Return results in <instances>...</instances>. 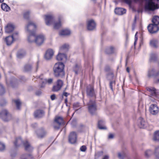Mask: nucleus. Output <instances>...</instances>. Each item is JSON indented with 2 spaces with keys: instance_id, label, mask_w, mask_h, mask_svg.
Masks as SVG:
<instances>
[{
  "instance_id": "nucleus-48",
  "label": "nucleus",
  "mask_w": 159,
  "mask_h": 159,
  "mask_svg": "<svg viewBox=\"0 0 159 159\" xmlns=\"http://www.w3.org/2000/svg\"><path fill=\"white\" fill-rule=\"evenodd\" d=\"M121 2H124L128 4L129 7H130L131 5L132 0H121Z\"/></svg>"
},
{
  "instance_id": "nucleus-14",
  "label": "nucleus",
  "mask_w": 159,
  "mask_h": 159,
  "mask_svg": "<svg viewBox=\"0 0 159 159\" xmlns=\"http://www.w3.org/2000/svg\"><path fill=\"white\" fill-rule=\"evenodd\" d=\"M15 28V25L13 23H8L5 27V32L6 33H9L13 31Z\"/></svg>"
},
{
  "instance_id": "nucleus-18",
  "label": "nucleus",
  "mask_w": 159,
  "mask_h": 159,
  "mask_svg": "<svg viewBox=\"0 0 159 159\" xmlns=\"http://www.w3.org/2000/svg\"><path fill=\"white\" fill-rule=\"evenodd\" d=\"M54 51L52 49H48L46 51V53L44 55L45 58L47 60L51 59L52 57L54 54Z\"/></svg>"
},
{
  "instance_id": "nucleus-1",
  "label": "nucleus",
  "mask_w": 159,
  "mask_h": 159,
  "mask_svg": "<svg viewBox=\"0 0 159 159\" xmlns=\"http://www.w3.org/2000/svg\"><path fill=\"white\" fill-rule=\"evenodd\" d=\"M64 68V65L63 63L59 62L55 63L53 67L54 76L62 78L65 75Z\"/></svg>"
},
{
  "instance_id": "nucleus-49",
  "label": "nucleus",
  "mask_w": 159,
  "mask_h": 159,
  "mask_svg": "<svg viewBox=\"0 0 159 159\" xmlns=\"http://www.w3.org/2000/svg\"><path fill=\"white\" fill-rule=\"evenodd\" d=\"M5 149V145L3 143L0 142V151H2Z\"/></svg>"
},
{
  "instance_id": "nucleus-41",
  "label": "nucleus",
  "mask_w": 159,
  "mask_h": 159,
  "mask_svg": "<svg viewBox=\"0 0 159 159\" xmlns=\"http://www.w3.org/2000/svg\"><path fill=\"white\" fill-rule=\"evenodd\" d=\"M11 36L13 37V40L15 41L18 38V33L17 32H15Z\"/></svg>"
},
{
  "instance_id": "nucleus-13",
  "label": "nucleus",
  "mask_w": 159,
  "mask_h": 159,
  "mask_svg": "<svg viewBox=\"0 0 159 159\" xmlns=\"http://www.w3.org/2000/svg\"><path fill=\"white\" fill-rule=\"evenodd\" d=\"M148 29L150 33L153 34L157 32L159 30V28L157 25L152 24L148 26Z\"/></svg>"
},
{
  "instance_id": "nucleus-17",
  "label": "nucleus",
  "mask_w": 159,
  "mask_h": 159,
  "mask_svg": "<svg viewBox=\"0 0 159 159\" xmlns=\"http://www.w3.org/2000/svg\"><path fill=\"white\" fill-rule=\"evenodd\" d=\"M86 93L87 95L88 96H95V94L93 89L92 86L91 85H89L87 86Z\"/></svg>"
},
{
  "instance_id": "nucleus-61",
  "label": "nucleus",
  "mask_w": 159,
  "mask_h": 159,
  "mask_svg": "<svg viewBox=\"0 0 159 159\" xmlns=\"http://www.w3.org/2000/svg\"><path fill=\"white\" fill-rule=\"evenodd\" d=\"M109 156L108 155L105 156L102 159H108Z\"/></svg>"
},
{
  "instance_id": "nucleus-29",
  "label": "nucleus",
  "mask_w": 159,
  "mask_h": 159,
  "mask_svg": "<svg viewBox=\"0 0 159 159\" xmlns=\"http://www.w3.org/2000/svg\"><path fill=\"white\" fill-rule=\"evenodd\" d=\"M7 45H11L15 41L13 40V38L11 36L6 37L4 40Z\"/></svg>"
},
{
  "instance_id": "nucleus-16",
  "label": "nucleus",
  "mask_w": 159,
  "mask_h": 159,
  "mask_svg": "<svg viewBox=\"0 0 159 159\" xmlns=\"http://www.w3.org/2000/svg\"><path fill=\"white\" fill-rule=\"evenodd\" d=\"M7 84L9 86L14 87L17 84V80L14 78H11L9 80H6Z\"/></svg>"
},
{
  "instance_id": "nucleus-5",
  "label": "nucleus",
  "mask_w": 159,
  "mask_h": 159,
  "mask_svg": "<svg viewBox=\"0 0 159 159\" xmlns=\"http://www.w3.org/2000/svg\"><path fill=\"white\" fill-rule=\"evenodd\" d=\"M44 19L46 25L49 26L52 25L53 22L54 18L51 14H47L44 16Z\"/></svg>"
},
{
  "instance_id": "nucleus-19",
  "label": "nucleus",
  "mask_w": 159,
  "mask_h": 159,
  "mask_svg": "<svg viewBox=\"0 0 159 159\" xmlns=\"http://www.w3.org/2000/svg\"><path fill=\"white\" fill-rule=\"evenodd\" d=\"M55 122L57 123L58 125H54V128L56 129H58L60 128V125L63 123V119L62 117L60 116H56L55 119Z\"/></svg>"
},
{
  "instance_id": "nucleus-36",
  "label": "nucleus",
  "mask_w": 159,
  "mask_h": 159,
  "mask_svg": "<svg viewBox=\"0 0 159 159\" xmlns=\"http://www.w3.org/2000/svg\"><path fill=\"white\" fill-rule=\"evenodd\" d=\"M1 7L2 10L6 11H8L10 10V7L5 3H2Z\"/></svg>"
},
{
  "instance_id": "nucleus-21",
  "label": "nucleus",
  "mask_w": 159,
  "mask_h": 159,
  "mask_svg": "<svg viewBox=\"0 0 159 159\" xmlns=\"http://www.w3.org/2000/svg\"><path fill=\"white\" fill-rule=\"evenodd\" d=\"M35 32H33L30 33H28L27 36V40L30 43L34 42L36 36Z\"/></svg>"
},
{
  "instance_id": "nucleus-59",
  "label": "nucleus",
  "mask_w": 159,
  "mask_h": 159,
  "mask_svg": "<svg viewBox=\"0 0 159 159\" xmlns=\"http://www.w3.org/2000/svg\"><path fill=\"white\" fill-rule=\"evenodd\" d=\"M114 135L112 134H110L108 136V138L109 139H112L113 138Z\"/></svg>"
},
{
  "instance_id": "nucleus-22",
  "label": "nucleus",
  "mask_w": 159,
  "mask_h": 159,
  "mask_svg": "<svg viewBox=\"0 0 159 159\" xmlns=\"http://www.w3.org/2000/svg\"><path fill=\"white\" fill-rule=\"evenodd\" d=\"M62 16H59L58 20L55 21L53 24V28L55 29H58L61 27L62 25L61 20Z\"/></svg>"
},
{
  "instance_id": "nucleus-11",
  "label": "nucleus",
  "mask_w": 159,
  "mask_h": 159,
  "mask_svg": "<svg viewBox=\"0 0 159 159\" xmlns=\"http://www.w3.org/2000/svg\"><path fill=\"white\" fill-rule=\"evenodd\" d=\"M149 111L151 114L155 115L157 114L159 112V108L156 104H152L149 107Z\"/></svg>"
},
{
  "instance_id": "nucleus-6",
  "label": "nucleus",
  "mask_w": 159,
  "mask_h": 159,
  "mask_svg": "<svg viewBox=\"0 0 159 159\" xmlns=\"http://www.w3.org/2000/svg\"><path fill=\"white\" fill-rule=\"evenodd\" d=\"M0 117L5 121H7L11 120V116L9 113L7 111L6 109L2 110L0 113Z\"/></svg>"
},
{
  "instance_id": "nucleus-3",
  "label": "nucleus",
  "mask_w": 159,
  "mask_h": 159,
  "mask_svg": "<svg viewBox=\"0 0 159 159\" xmlns=\"http://www.w3.org/2000/svg\"><path fill=\"white\" fill-rule=\"evenodd\" d=\"M145 8L150 11L159 8V0H148L145 5Z\"/></svg>"
},
{
  "instance_id": "nucleus-25",
  "label": "nucleus",
  "mask_w": 159,
  "mask_h": 159,
  "mask_svg": "<svg viewBox=\"0 0 159 159\" xmlns=\"http://www.w3.org/2000/svg\"><path fill=\"white\" fill-rule=\"evenodd\" d=\"M69 48V45L68 44L65 43L61 46L59 48V52H67Z\"/></svg>"
},
{
  "instance_id": "nucleus-33",
  "label": "nucleus",
  "mask_w": 159,
  "mask_h": 159,
  "mask_svg": "<svg viewBox=\"0 0 159 159\" xmlns=\"http://www.w3.org/2000/svg\"><path fill=\"white\" fill-rule=\"evenodd\" d=\"M25 54V51L23 50H21L18 51L17 54V57L18 58H21Z\"/></svg>"
},
{
  "instance_id": "nucleus-30",
  "label": "nucleus",
  "mask_w": 159,
  "mask_h": 159,
  "mask_svg": "<svg viewBox=\"0 0 159 159\" xmlns=\"http://www.w3.org/2000/svg\"><path fill=\"white\" fill-rule=\"evenodd\" d=\"M71 33L70 30L69 29H65L62 30L59 32L60 35H68Z\"/></svg>"
},
{
  "instance_id": "nucleus-51",
  "label": "nucleus",
  "mask_w": 159,
  "mask_h": 159,
  "mask_svg": "<svg viewBox=\"0 0 159 159\" xmlns=\"http://www.w3.org/2000/svg\"><path fill=\"white\" fill-rule=\"evenodd\" d=\"M5 92V89L2 85L0 84V95L3 94Z\"/></svg>"
},
{
  "instance_id": "nucleus-62",
  "label": "nucleus",
  "mask_w": 159,
  "mask_h": 159,
  "mask_svg": "<svg viewBox=\"0 0 159 159\" xmlns=\"http://www.w3.org/2000/svg\"><path fill=\"white\" fill-rule=\"evenodd\" d=\"M37 125V124L36 123H34L32 125V126L33 127H35Z\"/></svg>"
},
{
  "instance_id": "nucleus-58",
  "label": "nucleus",
  "mask_w": 159,
  "mask_h": 159,
  "mask_svg": "<svg viewBox=\"0 0 159 159\" xmlns=\"http://www.w3.org/2000/svg\"><path fill=\"white\" fill-rule=\"evenodd\" d=\"M56 98V96L55 94H52L51 96V98L52 100H54Z\"/></svg>"
},
{
  "instance_id": "nucleus-50",
  "label": "nucleus",
  "mask_w": 159,
  "mask_h": 159,
  "mask_svg": "<svg viewBox=\"0 0 159 159\" xmlns=\"http://www.w3.org/2000/svg\"><path fill=\"white\" fill-rule=\"evenodd\" d=\"M63 84V82L61 80H58L57 82V85L61 88Z\"/></svg>"
},
{
  "instance_id": "nucleus-44",
  "label": "nucleus",
  "mask_w": 159,
  "mask_h": 159,
  "mask_svg": "<svg viewBox=\"0 0 159 159\" xmlns=\"http://www.w3.org/2000/svg\"><path fill=\"white\" fill-rule=\"evenodd\" d=\"M114 75L112 72H110L107 75V78L108 80L113 79Z\"/></svg>"
},
{
  "instance_id": "nucleus-40",
  "label": "nucleus",
  "mask_w": 159,
  "mask_h": 159,
  "mask_svg": "<svg viewBox=\"0 0 159 159\" xmlns=\"http://www.w3.org/2000/svg\"><path fill=\"white\" fill-rule=\"evenodd\" d=\"M81 70V66L80 65H76L74 68V71L75 74H77L78 72Z\"/></svg>"
},
{
  "instance_id": "nucleus-39",
  "label": "nucleus",
  "mask_w": 159,
  "mask_h": 159,
  "mask_svg": "<svg viewBox=\"0 0 159 159\" xmlns=\"http://www.w3.org/2000/svg\"><path fill=\"white\" fill-rule=\"evenodd\" d=\"M13 101L15 103L17 109L18 110H19L20 109V106L21 103L20 100L19 99H17L13 100Z\"/></svg>"
},
{
  "instance_id": "nucleus-43",
  "label": "nucleus",
  "mask_w": 159,
  "mask_h": 159,
  "mask_svg": "<svg viewBox=\"0 0 159 159\" xmlns=\"http://www.w3.org/2000/svg\"><path fill=\"white\" fill-rule=\"evenodd\" d=\"M155 154L157 158L159 159V146H158L155 148Z\"/></svg>"
},
{
  "instance_id": "nucleus-42",
  "label": "nucleus",
  "mask_w": 159,
  "mask_h": 159,
  "mask_svg": "<svg viewBox=\"0 0 159 159\" xmlns=\"http://www.w3.org/2000/svg\"><path fill=\"white\" fill-rule=\"evenodd\" d=\"M30 11H25L24 13V17L25 19H28L29 17V15Z\"/></svg>"
},
{
  "instance_id": "nucleus-52",
  "label": "nucleus",
  "mask_w": 159,
  "mask_h": 159,
  "mask_svg": "<svg viewBox=\"0 0 159 159\" xmlns=\"http://www.w3.org/2000/svg\"><path fill=\"white\" fill-rule=\"evenodd\" d=\"M61 88L57 85H54L53 86L52 88V91L54 92H57L59 90L61 89Z\"/></svg>"
},
{
  "instance_id": "nucleus-23",
  "label": "nucleus",
  "mask_w": 159,
  "mask_h": 159,
  "mask_svg": "<svg viewBox=\"0 0 159 159\" xmlns=\"http://www.w3.org/2000/svg\"><path fill=\"white\" fill-rule=\"evenodd\" d=\"M56 58L58 61L62 60L63 61H66L67 59L66 54L64 53L60 52L57 56Z\"/></svg>"
},
{
  "instance_id": "nucleus-60",
  "label": "nucleus",
  "mask_w": 159,
  "mask_h": 159,
  "mask_svg": "<svg viewBox=\"0 0 159 159\" xmlns=\"http://www.w3.org/2000/svg\"><path fill=\"white\" fill-rule=\"evenodd\" d=\"M41 93V92L40 91H38L36 92V95L39 96Z\"/></svg>"
},
{
  "instance_id": "nucleus-4",
  "label": "nucleus",
  "mask_w": 159,
  "mask_h": 159,
  "mask_svg": "<svg viewBox=\"0 0 159 159\" xmlns=\"http://www.w3.org/2000/svg\"><path fill=\"white\" fill-rule=\"evenodd\" d=\"M89 111L90 114L93 115L96 114L97 107L95 101L90 100L88 104Z\"/></svg>"
},
{
  "instance_id": "nucleus-32",
  "label": "nucleus",
  "mask_w": 159,
  "mask_h": 159,
  "mask_svg": "<svg viewBox=\"0 0 159 159\" xmlns=\"http://www.w3.org/2000/svg\"><path fill=\"white\" fill-rule=\"evenodd\" d=\"M105 123V121L102 120L99 121L98 123V128L100 129H106V127L104 126Z\"/></svg>"
},
{
  "instance_id": "nucleus-12",
  "label": "nucleus",
  "mask_w": 159,
  "mask_h": 159,
  "mask_svg": "<svg viewBox=\"0 0 159 159\" xmlns=\"http://www.w3.org/2000/svg\"><path fill=\"white\" fill-rule=\"evenodd\" d=\"M96 24L94 21L93 19L88 20L87 22V27L89 30H92L95 29Z\"/></svg>"
},
{
  "instance_id": "nucleus-55",
  "label": "nucleus",
  "mask_w": 159,
  "mask_h": 159,
  "mask_svg": "<svg viewBox=\"0 0 159 159\" xmlns=\"http://www.w3.org/2000/svg\"><path fill=\"white\" fill-rule=\"evenodd\" d=\"M80 149L81 151L84 152L86 149V147L85 146L83 145L80 147Z\"/></svg>"
},
{
  "instance_id": "nucleus-27",
  "label": "nucleus",
  "mask_w": 159,
  "mask_h": 159,
  "mask_svg": "<svg viewBox=\"0 0 159 159\" xmlns=\"http://www.w3.org/2000/svg\"><path fill=\"white\" fill-rule=\"evenodd\" d=\"M115 12L116 14L122 15L126 12V10L122 8H116L115 9Z\"/></svg>"
},
{
  "instance_id": "nucleus-64",
  "label": "nucleus",
  "mask_w": 159,
  "mask_h": 159,
  "mask_svg": "<svg viewBox=\"0 0 159 159\" xmlns=\"http://www.w3.org/2000/svg\"><path fill=\"white\" fill-rule=\"evenodd\" d=\"M79 103H74L73 105L74 107H75L76 106H79Z\"/></svg>"
},
{
  "instance_id": "nucleus-31",
  "label": "nucleus",
  "mask_w": 159,
  "mask_h": 159,
  "mask_svg": "<svg viewBox=\"0 0 159 159\" xmlns=\"http://www.w3.org/2000/svg\"><path fill=\"white\" fill-rule=\"evenodd\" d=\"M158 41L156 39H153L150 42V45L153 47L156 48L158 46Z\"/></svg>"
},
{
  "instance_id": "nucleus-45",
  "label": "nucleus",
  "mask_w": 159,
  "mask_h": 159,
  "mask_svg": "<svg viewBox=\"0 0 159 159\" xmlns=\"http://www.w3.org/2000/svg\"><path fill=\"white\" fill-rule=\"evenodd\" d=\"M115 80L111 81L110 82V87L112 91H113V87L115 85Z\"/></svg>"
},
{
  "instance_id": "nucleus-20",
  "label": "nucleus",
  "mask_w": 159,
  "mask_h": 159,
  "mask_svg": "<svg viewBox=\"0 0 159 159\" xmlns=\"http://www.w3.org/2000/svg\"><path fill=\"white\" fill-rule=\"evenodd\" d=\"M40 79L41 80L42 84L40 86L41 88L44 87L46 83H48V84H51L52 83L53 79L52 78L47 79H42L41 76L39 77Z\"/></svg>"
},
{
  "instance_id": "nucleus-53",
  "label": "nucleus",
  "mask_w": 159,
  "mask_h": 159,
  "mask_svg": "<svg viewBox=\"0 0 159 159\" xmlns=\"http://www.w3.org/2000/svg\"><path fill=\"white\" fill-rule=\"evenodd\" d=\"M152 153V152L151 150H148L145 152V156L146 157H148L150 156V155H151V154Z\"/></svg>"
},
{
  "instance_id": "nucleus-34",
  "label": "nucleus",
  "mask_w": 159,
  "mask_h": 159,
  "mask_svg": "<svg viewBox=\"0 0 159 159\" xmlns=\"http://www.w3.org/2000/svg\"><path fill=\"white\" fill-rule=\"evenodd\" d=\"M152 22L153 24L157 26L159 24V16H154L152 19Z\"/></svg>"
},
{
  "instance_id": "nucleus-54",
  "label": "nucleus",
  "mask_w": 159,
  "mask_h": 159,
  "mask_svg": "<svg viewBox=\"0 0 159 159\" xmlns=\"http://www.w3.org/2000/svg\"><path fill=\"white\" fill-rule=\"evenodd\" d=\"M124 155V154L123 152H122V153L119 152L118 153V157L120 159H123Z\"/></svg>"
},
{
  "instance_id": "nucleus-26",
  "label": "nucleus",
  "mask_w": 159,
  "mask_h": 159,
  "mask_svg": "<svg viewBox=\"0 0 159 159\" xmlns=\"http://www.w3.org/2000/svg\"><path fill=\"white\" fill-rule=\"evenodd\" d=\"M37 135L39 138L43 137L46 134V132L43 128L39 129L37 130L36 132Z\"/></svg>"
},
{
  "instance_id": "nucleus-56",
  "label": "nucleus",
  "mask_w": 159,
  "mask_h": 159,
  "mask_svg": "<svg viewBox=\"0 0 159 159\" xmlns=\"http://www.w3.org/2000/svg\"><path fill=\"white\" fill-rule=\"evenodd\" d=\"M138 33V32H137L135 35V39H134V46L135 45L136 43V42L138 40V37L137 36V34Z\"/></svg>"
},
{
  "instance_id": "nucleus-8",
  "label": "nucleus",
  "mask_w": 159,
  "mask_h": 159,
  "mask_svg": "<svg viewBox=\"0 0 159 159\" xmlns=\"http://www.w3.org/2000/svg\"><path fill=\"white\" fill-rule=\"evenodd\" d=\"M147 90L150 93V99L152 102H154L155 98L157 97V92L156 89L153 87H148Z\"/></svg>"
},
{
  "instance_id": "nucleus-47",
  "label": "nucleus",
  "mask_w": 159,
  "mask_h": 159,
  "mask_svg": "<svg viewBox=\"0 0 159 159\" xmlns=\"http://www.w3.org/2000/svg\"><path fill=\"white\" fill-rule=\"evenodd\" d=\"M114 48L112 47H111L107 50V53L108 54H111L113 52Z\"/></svg>"
},
{
  "instance_id": "nucleus-57",
  "label": "nucleus",
  "mask_w": 159,
  "mask_h": 159,
  "mask_svg": "<svg viewBox=\"0 0 159 159\" xmlns=\"http://www.w3.org/2000/svg\"><path fill=\"white\" fill-rule=\"evenodd\" d=\"M0 102H3V103H4L3 104H2L1 102H0V105L1 106H3L6 103L5 101L3 99L1 100Z\"/></svg>"
},
{
  "instance_id": "nucleus-9",
  "label": "nucleus",
  "mask_w": 159,
  "mask_h": 159,
  "mask_svg": "<svg viewBox=\"0 0 159 159\" xmlns=\"http://www.w3.org/2000/svg\"><path fill=\"white\" fill-rule=\"evenodd\" d=\"M45 40V36L43 34L36 35L34 43L38 46L42 45Z\"/></svg>"
},
{
  "instance_id": "nucleus-10",
  "label": "nucleus",
  "mask_w": 159,
  "mask_h": 159,
  "mask_svg": "<svg viewBox=\"0 0 159 159\" xmlns=\"http://www.w3.org/2000/svg\"><path fill=\"white\" fill-rule=\"evenodd\" d=\"M148 76L149 78L152 77H158V78L155 80L154 82L156 83H159V71L158 73H156L154 69H150L148 72Z\"/></svg>"
},
{
  "instance_id": "nucleus-63",
  "label": "nucleus",
  "mask_w": 159,
  "mask_h": 159,
  "mask_svg": "<svg viewBox=\"0 0 159 159\" xmlns=\"http://www.w3.org/2000/svg\"><path fill=\"white\" fill-rule=\"evenodd\" d=\"M68 94L66 92H64L63 93V95L66 97H67Z\"/></svg>"
},
{
  "instance_id": "nucleus-24",
  "label": "nucleus",
  "mask_w": 159,
  "mask_h": 159,
  "mask_svg": "<svg viewBox=\"0 0 159 159\" xmlns=\"http://www.w3.org/2000/svg\"><path fill=\"white\" fill-rule=\"evenodd\" d=\"M139 121V123L138 124L139 127L140 128H145L148 125L147 123L142 118H140Z\"/></svg>"
},
{
  "instance_id": "nucleus-37",
  "label": "nucleus",
  "mask_w": 159,
  "mask_h": 159,
  "mask_svg": "<svg viewBox=\"0 0 159 159\" xmlns=\"http://www.w3.org/2000/svg\"><path fill=\"white\" fill-rule=\"evenodd\" d=\"M157 55L155 53H151L150 56V60L151 61H154L157 59Z\"/></svg>"
},
{
  "instance_id": "nucleus-28",
  "label": "nucleus",
  "mask_w": 159,
  "mask_h": 159,
  "mask_svg": "<svg viewBox=\"0 0 159 159\" xmlns=\"http://www.w3.org/2000/svg\"><path fill=\"white\" fill-rule=\"evenodd\" d=\"M44 114V112L41 110H38L36 111L34 113V116L36 118L42 117Z\"/></svg>"
},
{
  "instance_id": "nucleus-15",
  "label": "nucleus",
  "mask_w": 159,
  "mask_h": 159,
  "mask_svg": "<svg viewBox=\"0 0 159 159\" xmlns=\"http://www.w3.org/2000/svg\"><path fill=\"white\" fill-rule=\"evenodd\" d=\"M77 139V135L75 132H72L70 134L69 137V142L73 144L76 143Z\"/></svg>"
},
{
  "instance_id": "nucleus-38",
  "label": "nucleus",
  "mask_w": 159,
  "mask_h": 159,
  "mask_svg": "<svg viewBox=\"0 0 159 159\" xmlns=\"http://www.w3.org/2000/svg\"><path fill=\"white\" fill-rule=\"evenodd\" d=\"M153 140L155 141H159V131H156L153 135Z\"/></svg>"
},
{
  "instance_id": "nucleus-46",
  "label": "nucleus",
  "mask_w": 159,
  "mask_h": 159,
  "mask_svg": "<svg viewBox=\"0 0 159 159\" xmlns=\"http://www.w3.org/2000/svg\"><path fill=\"white\" fill-rule=\"evenodd\" d=\"M31 69V67L30 65H25L24 67V70L25 71H28L30 70Z\"/></svg>"
},
{
  "instance_id": "nucleus-35",
  "label": "nucleus",
  "mask_w": 159,
  "mask_h": 159,
  "mask_svg": "<svg viewBox=\"0 0 159 159\" xmlns=\"http://www.w3.org/2000/svg\"><path fill=\"white\" fill-rule=\"evenodd\" d=\"M20 159H34V158L31 154H24L21 156Z\"/></svg>"
},
{
  "instance_id": "nucleus-2",
  "label": "nucleus",
  "mask_w": 159,
  "mask_h": 159,
  "mask_svg": "<svg viewBox=\"0 0 159 159\" xmlns=\"http://www.w3.org/2000/svg\"><path fill=\"white\" fill-rule=\"evenodd\" d=\"M14 144L16 147L23 145L25 147V150L29 152L31 151L33 149L32 147L27 140L23 142L20 137H18L16 139L15 141L14 142Z\"/></svg>"
},
{
  "instance_id": "nucleus-7",
  "label": "nucleus",
  "mask_w": 159,
  "mask_h": 159,
  "mask_svg": "<svg viewBox=\"0 0 159 159\" xmlns=\"http://www.w3.org/2000/svg\"><path fill=\"white\" fill-rule=\"evenodd\" d=\"M37 26L35 24L31 21H29L25 27V29L28 33H30L33 32H35Z\"/></svg>"
}]
</instances>
